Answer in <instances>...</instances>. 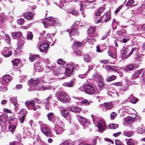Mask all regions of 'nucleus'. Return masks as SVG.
Listing matches in <instances>:
<instances>
[{
  "instance_id": "f257e3e1",
  "label": "nucleus",
  "mask_w": 145,
  "mask_h": 145,
  "mask_svg": "<svg viewBox=\"0 0 145 145\" xmlns=\"http://www.w3.org/2000/svg\"><path fill=\"white\" fill-rule=\"evenodd\" d=\"M91 117L94 123L97 122V126L99 132H101L105 129L106 127L105 125V122L103 119L97 118L93 114L91 115Z\"/></svg>"
},
{
  "instance_id": "f03ea898",
  "label": "nucleus",
  "mask_w": 145,
  "mask_h": 145,
  "mask_svg": "<svg viewBox=\"0 0 145 145\" xmlns=\"http://www.w3.org/2000/svg\"><path fill=\"white\" fill-rule=\"evenodd\" d=\"M25 104L29 109L36 111L37 109L40 108V106L39 105H36L35 102L33 100L26 101Z\"/></svg>"
},
{
  "instance_id": "7ed1b4c3",
  "label": "nucleus",
  "mask_w": 145,
  "mask_h": 145,
  "mask_svg": "<svg viewBox=\"0 0 145 145\" xmlns=\"http://www.w3.org/2000/svg\"><path fill=\"white\" fill-rule=\"evenodd\" d=\"M84 90L86 93L92 95L96 93L94 87L89 84H86L83 86Z\"/></svg>"
},
{
  "instance_id": "20e7f679",
  "label": "nucleus",
  "mask_w": 145,
  "mask_h": 145,
  "mask_svg": "<svg viewBox=\"0 0 145 145\" xmlns=\"http://www.w3.org/2000/svg\"><path fill=\"white\" fill-rule=\"evenodd\" d=\"M57 98L59 100L65 103H68L70 101L68 95L63 92L60 93L59 94Z\"/></svg>"
},
{
  "instance_id": "39448f33",
  "label": "nucleus",
  "mask_w": 145,
  "mask_h": 145,
  "mask_svg": "<svg viewBox=\"0 0 145 145\" xmlns=\"http://www.w3.org/2000/svg\"><path fill=\"white\" fill-rule=\"evenodd\" d=\"M42 23L46 28H48V26H54L55 23L54 19L51 17L48 18L46 20H43Z\"/></svg>"
},
{
  "instance_id": "423d86ee",
  "label": "nucleus",
  "mask_w": 145,
  "mask_h": 145,
  "mask_svg": "<svg viewBox=\"0 0 145 145\" xmlns=\"http://www.w3.org/2000/svg\"><path fill=\"white\" fill-rule=\"evenodd\" d=\"M130 50V49L129 48L123 47L121 51L122 57L124 58L129 57L131 55Z\"/></svg>"
},
{
  "instance_id": "0eeeda50",
  "label": "nucleus",
  "mask_w": 145,
  "mask_h": 145,
  "mask_svg": "<svg viewBox=\"0 0 145 145\" xmlns=\"http://www.w3.org/2000/svg\"><path fill=\"white\" fill-rule=\"evenodd\" d=\"M12 54L11 50L7 47H5L2 52V54L6 57H10Z\"/></svg>"
},
{
  "instance_id": "6e6552de",
  "label": "nucleus",
  "mask_w": 145,
  "mask_h": 145,
  "mask_svg": "<svg viewBox=\"0 0 145 145\" xmlns=\"http://www.w3.org/2000/svg\"><path fill=\"white\" fill-rule=\"evenodd\" d=\"M41 131L46 136L52 137V136L51 131L48 127H43L41 129Z\"/></svg>"
},
{
  "instance_id": "1a4fd4ad",
  "label": "nucleus",
  "mask_w": 145,
  "mask_h": 145,
  "mask_svg": "<svg viewBox=\"0 0 145 145\" xmlns=\"http://www.w3.org/2000/svg\"><path fill=\"white\" fill-rule=\"evenodd\" d=\"M116 50L114 47L110 46L109 48V50L108 52V55L114 59H116L117 57L115 54Z\"/></svg>"
},
{
  "instance_id": "9d476101",
  "label": "nucleus",
  "mask_w": 145,
  "mask_h": 145,
  "mask_svg": "<svg viewBox=\"0 0 145 145\" xmlns=\"http://www.w3.org/2000/svg\"><path fill=\"white\" fill-rule=\"evenodd\" d=\"M102 107L103 110L105 111L111 109L113 107V105L111 102L105 103Z\"/></svg>"
},
{
  "instance_id": "9b49d317",
  "label": "nucleus",
  "mask_w": 145,
  "mask_h": 145,
  "mask_svg": "<svg viewBox=\"0 0 145 145\" xmlns=\"http://www.w3.org/2000/svg\"><path fill=\"white\" fill-rule=\"evenodd\" d=\"M72 72V65L68 64L65 68V73L68 76H69Z\"/></svg>"
},
{
  "instance_id": "f8f14e48",
  "label": "nucleus",
  "mask_w": 145,
  "mask_h": 145,
  "mask_svg": "<svg viewBox=\"0 0 145 145\" xmlns=\"http://www.w3.org/2000/svg\"><path fill=\"white\" fill-rule=\"evenodd\" d=\"M77 117L82 124L85 125H87L89 124V123L88 120H86L85 118L79 115H77Z\"/></svg>"
},
{
  "instance_id": "ddd939ff",
  "label": "nucleus",
  "mask_w": 145,
  "mask_h": 145,
  "mask_svg": "<svg viewBox=\"0 0 145 145\" xmlns=\"http://www.w3.org/2000/svg\"><path fill=\"white\" fill-rule=\"evenodd\" d=\"M73 1L74 2L75 5H78V7L80 10H81L83 9V7L84 6H85L87 5L86 2H84V3H82L79 0H73Z\"/></svg>"
},
{
  "instance_id": "4468645a",
  "label": "nucleus",
  "mask_w": 145,
  "mask_h": 145,
  "mask_svg": "<svg viewBox=\"0 0 145 145\" xmlns=\"http://www.w3.org/2000/svg\"><path fill=\"white\" fill-rule=\"evenodd\" d=\"M49 44L48 43H44L40 45L39 47L40 51L42 52L47 51L48 50Z\"/></svg>"
},
{
  "instance_id": "2eb2a0df",
  "label": "nucleus",
  "mask_w": 145,
  "mask_h": 145,
  "mask_svg": "<svg viewBox=\"0 0 145 145\" xmlns=\"http://www.w3.org/2000/svg\"><path fill=\"white\" fill-rule=\"evenodd\" d=\"M54 129L56 132V133L57 134H60L62 132L64 131L63 127L58 125H56Z\"/></svg>"
},
{
  "instance_id": "dca6fc26",
  "label": "nucleus",
  "mask_w": 145,
  "mask_h": 145,
  "mask_svg": "<svg viewBox=\"0 0 145 145\" xmlns=\"http://www.w3.org/2000/svg\"><path fill=\"white\" fill-rule=\"evenodd\" d=\"M95 29L94 27H91L89 29L88 34L90 37H95L98 35L97 33L95 31Z\"/></svg>"
},
{
  "instance_id": "f3484780",
  "label": "nucleus",
  "mask_w": 145,
  "mask_h": 145,
  "mask_svg": "<svg viewBox=\"0 0 145 145\" xmlns=\"http://www.w3.org/2000/svg\"><path fill=\"white\" fill-rule=\"evenodd\" d=\"M47 116L48 120L52 122H54L56 118V116L53 112H49L47 114Z\"/></svg>"
},
{
  "instance_id": "a211bd4d",
  "label": "nucleus",
  "mask_w": 145,
  "mask_h": 145,
  "mask_svg": "<svg viewBox=\"0 0 145 145\" xmlns=\"http://www.w3.org/2000/svg\"><path fill=\"white\" fill-rule=\"evenodd\" d=\"M23 15L25 18L29 20H32L34 17V16L29 12L24 13Z\"/></svg>"
},
{
  "instance_id": "6ab92c4d",
  "label": "nucleus",
  "mask_w": 145,
  "mask_h": 145,
  "mask_svg": "<svg viewBox=\"0 0 145 145\" xmlns=\"http://www.w3.org/2000/svg\"><path fill=\"white\" fill-rule=\"evenodd\" d=\"M63 68H60L57 69L53 72V74L59 76V75L63 74L64 71Z\"/></svg>"
},
{
  "instance_id": "aec40b11",
  "label": "nucleus",
  "mask_w": 145,
  "mask_h": 145,
  "mask_svg": "<svg viewBox=\"0 0 145 145\" xmlns=\"http://www.w3.org/2000/svg\"><path fill=\"white\" fill-rule=\"evenodd\" d=\"M3 78L5 82L9 83L12 80V78L11 76L8 74H7L4 75L3 77Z\"/></svg>"
},
{
  "instance_id": "412c9836",
  "label": "nucleus",
  "mask_w": 145,
  "mask_h": 145,
  "mask_svg": "<svg viewBox=\"0 0 145 145\" xmlns=\"http://www.w3.org/2000/svg\"><path fill=\"white\" fill-rule=\"evenodd\" d=\"M39 56L37 54L31 55L29 56V59L31 62H33L38 59Z\"/></svg>"
},
{
  "instance_id": "4be33fe9",
  "label": "nucleus",
  "mask_w": 145,
  "mask_h": 145,
  "mask_svg": "<svg viewBox=\"0 0 145 145\" xmlns=\"http://www.w3.org/2000/svg\"><path fill=\"white\" fill-rule=\"evenodd\" d=\"M40 80L39 79H31L29 82V84L31 85H34L38 84L40 82Z\"/></svg>"
},
{
  "instance_id": "5701e85b",
  "label": "nucleus",
  "mask_w": 145,
  "mask_h": 145,
  "mask_svg": "<svg viewBox=\"0 0 145 145\" xmlns=\"http://www.w3.org/2000/svg\"><path fill=\"white\" fill-rule=\"evenodd\" d=\"M20 116L19 118V120L20 122L22 123L25 120V115L23 111H21L20 112Z\"/></svg>"
},
{
  "instance_id": "b1692460",
  "label": "nucleus",
  "mask_w": 145,
  "mask_h": 145,
  "mask_svg": "<svg viewBox=\"0 0 145 145\" xmlns=\"http://www.w3.org/2000/svg\"><path fill=\"white\" fill-rule=\"evenodd\" d=\"M142 71V70L140 69L137 70L133 74L132 78L134 79H135L138 78L139 75L140 74Z\"/></svg>"
},
{
  "instance_id": "393cba45",
  "label": "nucleus",
  "mask_w": 145,
  "mask_h": 145,
  "mask_svg": "<svg viewBox=\"0 0 145 145\" xmlns=\"http://www.w3.org/2000/svg\"><path fill=\"white\" fill-rule=\"evenodd\" d=\"M105 68L107 69V71H117L116 67L110 65L106 66Z\"/></svg>"
},
{
  "instance_id": "a878e982",
  "label": "nucleus",
  "mask_w": 145,
  "mask_h": 145,
  "mask_svg": "<svg viewBox=\"0 0 145 145\" xmlns=\"http://www.w3.org/2000/svg\"><path fill=\"white\" fill-rule=\"evenodd\" d=\"M110 14V12L108 11L105 14L104 16H105V17L104 18V22H108L111 19Z\"/></svg>"
},
{
  "instance_id": "bb28decb",
  "label": "nucleus",
  "mask_w": 145,
  "mask_h": 145,
  "mask_svg": "<svg viewBox=\"0 0 145 145\" xmlns=\"http://www.w3.org/2000/svg\"><path fill=\"white\" fill-rule=\"evenodd\" d=\"M93 37L89 36L87 37V40L90 44H93L96 41V39Z\"/></svg>"
},
{
  "instance_id": "cd10ccee",
  "label": "nucleus",
  "mask_w": 145,
  "mask_h": 145,
  "mask_svg": "<svg viewBox=\"0 0 145 145\" xmlns=\"http://www.w3.org/2000/svg\"><path fill=\"white\" fill-rule=\"evenodd\" d=\"M92 102L91 101H89L87 99H85L81 101L80 102V104L82 105L88 106Z\"/></svg>"
},
{
  "instance_id": "c85d7f7f",
  "label": "nucleus",
  "mask_w": 145,
  "mask_h": 145,
  "mask_svg": "<svg viewBox=\"0 0 145 145\" xmlns=\"http://www.w3.org/2000/svg\"><path fill=\"white\" fill-rule=\"evenodd\" d=\"M92 78L93 80H94L97 79L101 80V79H102V77L101 75L99 74L95 73L93 76Z\"/></svg>"
},
{
  "instance_id": "c756f323",
  "label": "nucleus",
  "mask_w": 145,
  "mask_h": 145,
  "mask_svg": "<svg viewBox=\"0 0 145 145\" xmlns=\"http://www.w3.org/2000/svg\"><path fill=\"white\" fill-rule=\"evenodd\" d=\"M105 9V8L103 7L100 8L95 12V15L96 16H100Z\"/></svg>"
},
{
  "instance_id": "7c9ffc66",
  "label": "nucleus",
  "mask_w": 145,
  "mask_h": 145,
  "mask_svg": "<svg viewBox=\"0 0 145 145\" xmlns=\"http://www.w3.org/2000/svg\"><path fill=\"white\" fill-rule=\"evenodd\" d=\"M136 68V67L134 66L133 65L130 64L127 66L125 69L126 71H130L135 69Z\"/></svg>"
},
{
  "instance_id": "2f4dec72",
  "label": "nucleus",
  "mask_w": 145,
  "mask_h": 145,
  "mask_svg": "<svg viewBox=\"0 0 145 145\" xmlns=\"http://www.w3.org/2000/svg\"><path fill=\"white\" fill-rule=\"evenodd\" d=\"M61 114L63 117L66 118L68 116L69 112L68 110L64 109L61 111Z\"/></svg>"
},
{
  "instance_id": "473e14b6",
  "label": "nucleus",
  "mask_w": 145,
  "mask_h": 145,
  "mask_svg": "<svg viewBox=\"0 0 145 145\" xmlns=\"http://www.w3.org/2000/svg\"><path fill=\"white\" fill-rule=\"evenodd\" d=\"M126 143L127 145H134V142L133 140L131 138L125 139Z\"/></svg>"
},
{
  "instance_id": "72a5a7b5",
  "label": "nucleus",
  "mask_w": 145,
  "mask_h": 145,
  "mask_svg": "<svg viewBox=\"0 0 145 145\" xmlns=\"http://www.w3.org/2000/svg\"><path fill=\"white\" fill-rule=\"evenodd\" d=\"M5 42L9 45H10L11 43V40L10 37L8 34H6L5 35Z\"/></svg>"
},
{
  "instance_id": "f704fd0d",
  "label": "nucleus",
  "mask_w": 145,
  "mask_h": 145,
  "mask_svg": "<svg viewBox=\"0 0 145 145\" xmlns=\"http://www.w3.org/2000/svg\"><path fill=\"white\" fill-rule=\"evenodd\" d=\"M20 60L18 59H14L12 61L13 66L16 67L18 66V64L19 63Z\"/></svg>"
},
{
  "instance_id": "c9c22d12",
  "label": "nucleus",
  "mask_w": 145,
  "mask_h": 145,
  "mask_svg": "<svg viewBox=\"0 0 145 145\" xmlns=\"http://www.w3.org/2000/svg\"><path fill=\"white\" fill-rule=\"evenodd\" d=\"M137 132L139 133L142 134L145 131V128L144 127H138L136 129Z\"/></svg>"
},
{
  "instance_id": "e433bc0d",
  "label": "nucleus",
  "mask_w": 145,
  "mask_h": 145,
  "mask_svg": "<svg viewBox=\"0 0 145 145\" xmlns=\"http://www.w3.org/2000/svg\"><path fill=\"white\" fill-rule=\"evenodd\" d=\"M52 87L49 85H43L42 84V90L45 91L46 90H50L51 89Z\"/></svg>"
},
{
  "instance_id": "4c0bfd02",
  "label": "nucleus",
  "mask_w": 145,
  "mask_h": 145,
  "mask_svg": "<svg viewBox=\"0 0 145 145\" xmlns=\"http://www.w3.org/2000/svg\"><path fill=\"white\" fill-rule=\"evenodd\" d=\"M116 78V76L115 75H113L108 77L106 79V81L108 82H110L114 80Z\"/></svg>"
},
{
  "instance_id": "58836bf2",
  "label": "nucleus",
  "mask_w": 145,
  "mask_h": 145,
  "mask_svg": "<svg viewBox=\"0 0 145 145\" xmlns=\"http://www.w3.org/2000/svg\"><path fill=\"white\" fill-rule=\"evenodd\" d=\"M63 84L64 86H66L69 87H72V81L71 80L68 82H65Z\"/></svg>"
},
{
  "instance_id": "ea45409f",
  "label": "nucleus",
  "mask_w": 145,
  "mask_h": 145,
  "mask_svg": "<svg viewBox=\"0 0 145 145\" xmlns=\"http://www.w3.org/2000/svg\"><path fill=\"white\" fill-rule=\"evenodd\" d=\"M35 68L36 70L38 72L42 71L43 69V67L40 64L36 66Z\"/></svg>"
},
{
  "instance_id": "a19ab883",
  "label": "nucleus",
  "mask_w": 145,
  "mask_h": 145,
  "mask_svg": "<svg viewBox=\"0 0 145 145\" xmlns=\"http://www.w3.org/2000/svg\"><path fill=\"white\" fill-rule=\"evenodd\" d=\"M123 134L124 135L128 137H130L133 135L132 132L127 131H124L123 132Z\"/></svg>"
},
{
  "instance_id": "79ce46f5",
  "label": "nucleus",
  "mask_w": 145,
  "mask_h": 145,
  "mask_svg": "<svg viewBox=\"0 0 145 145\" xmlns=\"http://www.w3.org/2000/svg\"><path fill=\"white\" fill-rule=\"evenodd\" d=\"M33 37V35L31 32H29L27 35L26 39L28 40H31L32 39Z\"/></svg>"
},
{
  "instance_id": "37998d69",
  "label": "nucleus",
  "mask_w": 145,
  "mask_h": 145,
  "mask_svg": "<svg viewBox=\"0 0 145 145\" xmlns=\"http://www.w3.org/2000/svg\"><path fill=\"white\" fill-rule=\"evenodd\" d=\"M118 126V124H110L108 126V127L109 129H115L117 128Z\"/></svg>"
},
{
  "instance_id": "c03bdc74",
  "label": "nucleus",
  "mask_w": 145,
  "mask_h": 145,
  "mask_svg": "<svg viewBox=\"0 0 145 145\" xmlns=\"http://www.w3.org/2000/svg\"><path fill=\"white\" fill-rule=\"evenodd\" d=\"M84 61L86 62H90L91 61L90 56L88 55H85L84 57Z\"/></svg>"
},
{
  "instance_id": "a18cd8bd",
  "label": "nucleus",
  "mask_w": 145,
  "mask_h": 145,
  "mask_svg": "<svg viewBox=\"0 0 145 145\" xmlns=\"http://www.w3.org/2000/svg\"><path fill=\"white\" fill-rule=\"evenodd\" d=\"M82 42H80L76 41H74L73 42V46H76V47H78L82 45Z\"/></svg>"
},
{
  "instance_id": "49530a36",
  "label": "nucleus",
  "mask_w": 145,
  "mask_h": 145,
  "mask_svg": "<svg viewBox=\"0 0 145 145\" xmlns=\"http://www.w3.org/2000/svg\"><path fill=\"white\" fill-rule=\"evenodd\" d=\"M6 121V119L5 114H2L0 116V121L2 122H5Z\"/></svg>"
},
{
  "instance_id": "de8ad7c7",
  "label": "nucleus",
  "mask_w": 145,
  "mask_h": 145,
  "mask_svg": "<svg viewBox=\"0 0 145 145\" xmlns=\"http://www.w3.org/2000/svg\"><path fill=\"white\" fill-rule=\"evenodd\" d=\"M34 90H35L39 91L42 89V84H39V85L35 86H34Z\"/></svg>"
},
{
  "instance_id": "09e8293b",
  "label": "nucleus",
  "mask_w": 145,
  "mask_h": 145,
  "mask_svg": "<svg viewBox=\"0 0 145 145\" xmlns=\"http://www.w3.org/2000/svg\"><path fill=\"white\" fill-rule=\"evenodd\" d=\"M131 102L133 103H136L138 101V99L133 96H132L131 97Z\"/></svg>"
},
{
  "instance_id": "8fccbe9b",
  "label": "nucleus",
  "mask_w": 145,
  "mask_h": 145,
  "mask_svg": "<svg viewBox=\"0 0 145 145\" xmlns=\"http://www.w3.org/2000/svg\"><path fill=\"white\" fill-rule=\"evenodd\" d=\"M7 90V86H0V91L5 92Z\"/></svg>"
},
{
  "instance_id": "3c124183",
  "label": "nucleus",
  "mask_w": 145,
  "mask_h": 145,
  "mask_svg": "<svg viewBox=\"0 0 145 145\" xmlns=\"http://www.w3.org/2000/svg\"><path fill=\"white\" fill-rule=\"evenodd\" d=\"M16 127L14 125H11L9 126L8 128L10 131L13 132L15 131Z\"/></svg>"
},
{
  "instance_id": "603ef678",
  "label": "nucleus",
  "mask_w": 145,
  "mask_h": 145,
  "mask_svg": "<svg viewBox=\"0 0 145 145\" xmlns=\"http://www.w3.org/2000/svg\"><path fill=\"white\" fill-rule=\"evenodd\" d=\"M101 80H99V82H98V85L99 87H103L104 86V84L103 82V78H102V79H101Z\"/></svg>"
},
{
  "instance_id": "864d4df0",
  "label": "nucleus",
  "mask_w": 145,
  "mask_h": 145,
  "mask_svg": "<svg viewBox=\"0 0 145 145\" xmlns=\"http://www.w3.org/2000/svg\"><path fill=\"white\" fill-rule=\"evenodd\" d=\"M82 109L81 108L79 107L78 106L74 107V110H73V112L77 113L79 111H81Z\"/></svg>"
},
{
  "instance_id": "5fc2aeb1",
  "label": "nucleus",
  "mask_w": 145,
  "mask_h": 145,
  "mask_svg": "<svg viewBox=\"0 0 145 145\" xmlns=\"http://www.w3.org/2000/svg\"><path fill=\"white\" fill-rule=\"evenodd\" d=\"M17 23L18 24L21 25L23 24L24 22V20L22 18L18 19L17 20Z\"/></svg>"
},
{
  "instance_id": "6e6d98bb",
  "label": "nucleus",
  "mask_w": 145,
  "mask_h": 145,
  "mask_svg": "<svg viewBox=\"0 0 145 145\" xmlns=\"http://www.w3.org/2000/svg\"><path fill=\"white\" fill-rule=\"evenodd\" d=\"M16 139L17 140V141H16V142H19L21 140V136L19 134H17L16 135Z\"/></svg>"
},
{
  "instance_id": "4d7b16f0",
  "label": "nucleus",
  "mask_w": 145,
  "mask_h": 145,
  "mask_svg": "<svg viewBox=\"0 0 145 145\" xmlns=\"http://www.w3.org/2000/svg\"><path fill=\"white\" fill-rule=\"evenodd\" d=\"M57 63L58 64L64 65L65 63V62L61 59H59L57 61Z\"/></svg>"
},
{
  "instance_id": "13d9d810",
  "label": "nucleus",
  "mask_w": 145,
  "mask_h": 145,
  "mask_svg": "<svg viewBox=\"0 0 145 145\" xmlns=\"http://www.w3.org/2000/svg\"><path fill=\"white\" fill-rule=\"evenodd\" d=\"M134 116V117H130V116L127 117L126 118V120H128L130 121H133V120L135 119V118L136 117V116L135 115Z\"/></svg>"
},
{
  "instance_id": "bf43d9fd",
  "label": "nucleus",
  "mask_w": 145,
  "mask_h": 145,
  "mask_svg": "<svg viewBox=\"0 0 145 145\" xmlns=\"http://www.w3.org/2000/svg\"><path fill=\"white\" fill-rule=\"evenodd\" d=\"M71 143L70 141L69 140H66L64 142L62 143L61 145H70Z\"/></svg>"
},
{
  "instance_id": "052dcab7",
  "label": "nucleus",
  "mask_w": 145,
  "mask_h": 145,
  "mask_svg": "<svg viewBox=\"0 0 145 145\" xmlns=\"http://www.w3.org/2000/svg\"><path fill=\"white\" fill-rule=\"evenodd\" d=\"M117 116L116 113L112 112L110 114V117L112 119H114Z\"/></svg>"
},
{
  "instance_id": "680f3d73",
  "label": "nucleus",
  "mask_w": 145,
  "mask_h": 145,
  "mask_svg": "<svg viewBox=\"0 0 145 145\" xmlns=\"http://www.w3.org/2000/svg\"><path fill=\"white\" fill-rule=\"evenodd\" d=\"M17 45V48L16 49H20L22 48V46H23V45H22V44L19 42H18L17 44H16Z\"/></svg>"
},
{
  "instance_id": "e2e57ef3",
  "label": "nucleus",
  "mask_w": 145,
  "mask_h": 145,
  "mask_svg": "<svg viewBox=\"0 0 145 145\" xmlns=\"http://www.w3.org/2000/svg\"><path fill=\"white\" fill-rule=\"evenodd\" d=\"M126 33V31L123 29H122L121 31H118L117 32V34L118 35H122L123 33Z\"/></svg>"
},
{
  "instance_id": "0e129e2a",
  "label": "nucleus",
  "mask_w": 145,
  "mask_h": 145,
  "mask_svg": "<svg viewBox=\"0 0 145 145\" xmlns=\"http://www.w3.org/2000/svg\"><path fill=\"white\" fill-rule=\"evenodd\" d=\"M115 143L116 145H125L121 143L119 140L117 139L115 140Z\"/></svg>"
},
{
  "instance_id": "69168bd1",
  "label": "nucleus",
  "mask_w": 145,
  "mask_h": 145,
  "mask_svg": "<svg viewBox=\"0 0 145 145\" xmlns=\"http://www.w3.org/2000/svg\"><path fill=\"white\" fill-rule=\"evenodd\" d=\"M24 39H24V37H22L21 38L20 40L18 41V42H19L22 44V45H23V46L25 43Z\"/></svg>"
},
{
  "instance_id": "338daca9",
  "label": "nucleus",
  "mask_w": 145,
  "mask_h": 145,
  "mask_svg": "<svg viewBox=\"0 0 145 145\" xmlns=\"http://www.w3.org/2000/svg\"><path fill=\"white\" fill-rule=\"evenodd\" d=\"M121 89L123 91L125 92L128 89V86L127 85L123 86L121 87Z\"/></svg>"
},
{
  "instance_id": "774afa93",
  "label": "nucleus",
  "mask_w": 145,
  "mask_h": 145,
  "mask_svg": "<svg viewBox=\"0 0 145 145\" xmlns=\"http://www.w3.org/2000/svg\"><path fill=\"white\" fill-rule=\"evenodd\" d=\"M134 3V1L133 0H129L126 3L127 6H128L129 5L133 4Z\"/></svg>"
}]
</instances>
